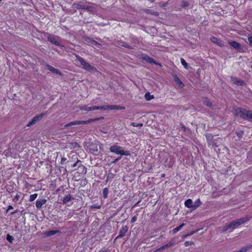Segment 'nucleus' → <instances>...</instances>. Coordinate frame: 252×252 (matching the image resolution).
Instances as JSON below:
<instances>
[{
	"mask_svg": "<svg viewBox=\"0 0 252 252\" xmlns=\"http://www.w3.org/2000/svg\"><path fill=\"white\" fill-rule=\"evenodd\" d=\"M249 220V219L248 217H244L237 219L231 222L228 224L223 226L222 231V232H225L228 229H234L235 228H237V227L241 225L242 224H243L246 221H248Z\"/></svg>",
	"mask_w": 252,
	"mask_h": 252,
	"instance_id": "f257e3e1",
	"label": "nucleus"
},
{
	"mask_svg": "<svg viewBox=\"0 0 252 252\" xmlns=\"http://www.w3.org/2000/svg\"><path fill=\"white\" fill-rule=\"evenodd\" d=\"M234 114L245 120L250 121L252 119V111L241 107H238L234 110Z\"/></svg>",
	"mask_w": 252,
	"mask_h": 252,
	"instance_id": "f03ea898",
	"label": "nucleus"
},
{
	"mask_svg": "<svg viewBox=\"0 0 252 252\" xmlns=\"http://www.w3.org/2000/svg\"><path fill=\"white\" fill-rule=\"evenodd\" d=\"M111 152L114 153L118 155H120V156L118 158H115L112 162L115 163L119 160L121 158V156L125 155V156H129L130 155V153L128 151H125L124 149L118 146H111Z\"/></svg>",
	"mask_w": 252,
	"mask_h": 252,
	"instance_id": "7ed1b4c3",
	"label": "nucleus"
},
{
	"mask_svg": "<svg viewBox=\"0 0 252 252\" xmlns=\"http://www.w3.org/2000/svg\"><path fill=\"white\" fill-rule=\"evenodd\" d=\"M103 119V117H100L97 118H94V119H91L87 121H75L73 122H71L68 124H66L64 125V127L65 128L67 127L68 126H75V125H85L87 124L91 123L92 122H94L95 121H97L100 119Z\"/></svg>",
	"mask_w": 252,
	"mask_h": 252,
	"instance_id": "20e7f679",
	"label": "nucleus"
},
{
	"mask_svg": "<svg viewBox=\"0 0 252 252\" xmlns=\"http://www.w3.org/2000/svg\"><path fill=\"white\" fill-rule=\"evenodd\" d=\"M75 57L76 60L80 63V66H82V68L88 71H90L93 69V67L88 63H87L83 58L80 57L77 54H75Z\"/></svg>",
	"mask_w": 252,
	"mask_h": 252,
	"instance_id": "39448f33",
	"label": "nucleus"
},
{
	"mask_svg": "<svg viewBox=\"0 0 252 252\" xmlns=\"http://www.w3.org/2000/svg\"><path fill=\"white\" fill-rule=\"evenodd\" d=\"M97 142L87 143V150L91 153L96 155L99 148Z\"/></svg>",
	"mask_w": 252,
	"mask_h": 252,
	"instance_id": "423d86ee",
	"label": "nucleus"
},
{
	"mask_svg": "<svg viewBox=\"0 0 252 252\" xmlns=\"http://www.w3.org/2000/svg\"><path fill=\"white\" fill-rule=\"evenodd\" d=\"M205 136L209 146H211L212 147H218V145L216 142V140L214 138V135H213L212 134L207 133L205 134Z\"/></svg>",
	"mask_w": 252,
	"mask_h": 252,
	"instance_id": "0eeeda50",
	"label": "nucleus"
},
{
	"mask_svg": "<svg viewBox=\"0 0 252 252\" xmlns=\"http://www.w3.org/2000/svg\"><path fill=\"white\" fill-rule=\"evenodd\" d=\"M228 44L235 49L238 52L241 53L244 51L243 48L242 46V45L238 42L233 41V40H230L228 41Z\"/></svg>",
	"mask_w": 252,
	"mask_h": 252,
	"instance_id": "6e6552de",
	"label": "nucleus"
},
{
	"mask_svg": "<svg viewBox=\"0 0 252 252\" xmlns=\"http://www.w3.org/2000/svg\"><path fill=\"white\" fill-rule=\"evenodd\" d=\"M59 37L52 35H49L47 37L48 40L51 43L59 47H63L59 41Z\"/></svg>",
	"mask_w": 252,
	"mask_h": 252,
	"instance_id": "1a4fd4ad",
	"label": "nucleus"
},
{
	"mask_svg": "<svg viewBox=\"0 0 252 252\" xmlns=\"http://www.w3.org/2000/svg\"><path fill=\"white\" fill-rule=\"evenodd\" d=\"M141 59L142 60L145 61L147 62L150 63L151 64H155L161 66L160 63H157L155 60H154V59L150 57L148 55H142Z\"/></svg>",
	"mask_w": 252,
	"mask_h": 252,
	"instance_id": "9d476101",
	"label": "nucleus"
},
{
	"mask_svg": "<svg viewBox=\"0 0 252 252\" xmlns=\"http://www.w3.org/2000/svg\"><path fill=\"white\" fill-rule=\"evenodd\" d=\"M230 79L234 84L238 86H244L246 84L243 80L236 77H231Z\"/></svg>",
	"mask_w": 252,
	"mask_h": 252,
	"instance_id": "9b49d317",
	"label": "nucleus"
},
{
	"mask_svg": "<svg viewBox=\"0 0 252 252\" xmlns=\"http://www.w3.org/2000/svg\"><path fill=\"white\" fill-rule=\"evenodd\" d=\"M45 65L47 67L48 69L52 72L60 75H62L61 72L58 69L54 67L47 63H45Z\"/></svg>",
	"mask_w": 252,
	"mask_h": 252,
	"instance_id": "f8f14e48",
	"label": "nucleus"
},
{
	"mask_svg": "<svg viewBox=\"0 0 252 252\" xmlns=\"http://www.w3.org/2000/svg\"><path fill=\"white\" fill-rule=\"evenodd\" d=\"M210 39L212 42L215 43L216 44L219 46L220 47H223L224 46V45L223 43V41L221 40H220L216 37L214 36V37L211 38Z\"/></svg>",
	"mask_w": 252,
	"mask_h": 252,
	"instance_id": "ddd939ff",
	"label": "nucleus"
},
{
	"mask_svg": "<svg viewBox=\"0 0 252 252\" xmlns=\"http://www.w3.org/2000/svg\"><path fill=\"white\" fill-rule=\"evenodd\" d=\"M128 231V227L126 225L123 226L120 231L118 238H122L126 235Z\"/></svg>",
	"mask_w": 252,
	"mask_h": 252,
	"instance_id": "4468645a",
	"label": "nucleus"
},
{
	"mask_svg": "<svg viewBox=\"0 0 252 252\" xmlns=\"http://www.w3.org/2000/svg\"><path fill=\"white\" fill-rule=\"evenodd\" d=\"M110 108L109 105H106V106H91L90 107L89 109H90L91 111H94L96 110H106L107 109H109Z\"/></svg>",
	"mask_w": 252,
	"mask_h": 252,
	"instance_id": "2eb2a0df",
	"label": "nucleus"
},
{
	"mask_svg": "<svg viewBox=\"0 0 252 252\" xmlns=\"http://www.w3.org/2000/svg\"><path fill=\"white\" fill-rule=\"evenodd\" d=\"M57 233H61V231L58 230H52L46 231L44 233V235L46 237H50L52 235H54Z\"/></svg>",
	"mask_w": 252,
	"mask_h": 252,
	"instance_id": "dca6fc26",
	"label": "nucleus"
},
{
	"mask_svg": "<svg viewBox=\"0 0 252 252\" xmlns=\"http://www.w3.org/2000/svg\"><path fill=\"white\" fill-rule=\"evenodd\" d=\"M175 244V242L173 240H171L168 243L164 245V246L161 247L160 248L158 249L157 251H159L163 249H165L167 248H169Z\"/></svg>",
	"mask_w": 252,
	"mask_h": 252,
	"instance_id": "f3484780",
	"label": "nucleus"
},
{
	"mask_svg": "<svg viewBox=\"0 0 252 252\" xmlns=\"http://www.w3.org/2000/svg\"><path fill=\"white\" fill-rule=\"evenodd\" d=\"M47 202V200L45 199H42L40 200H37L36 202V207L38 209H40L42 206L45 204Z\"/></svg>",
	"mask_w": 252,
	"mask_h": 252,
	"instance_id": "a211bd4d",
	"label": "nucleus"
},
{
	"mask_svg": "<svg viewBox=\"0 0 252 252\" xmlns=\"http://www.w3.org/2000/svg\"><path fill=\"white\" fill-rule=\"evenodd\" d=\"M173 79L174 81L175 82V83L180 87L183 88L184 87V84L182 83V82L180 80L179 78L177 76V75H174L173 76Z\"/></svg>",
	"mask_w": 252,
	"mask_h": 252,
	"instance_id": "6ab92c4d",
	"label": "nucleus"
},
{
	"mask_svg": "<svg viewBox=\"0 0 252 252\" xmlns=\"http://www.w3.org/2000/svg\"><path fill=\"white\" fill-rule=\"evenodd\" d=\"M193 202H192V200L190 199H187L185 202V205L186 207L189 208H192V209L193 210Z\"/></svg>",
	"mask_w": 252,
	"mask_h": 252,
	"instance_id": "aec40b11",
	"label": "nucleus"
},
{
	"mask_svg": "<svg viewBox=\"0 0 252 252\" xmlns=\"http://www.w3.org/2000/svg\"><path fill=\"white\" fill-rule=\"evenodd\" d=\"M85 41L88 43H92L94 45H99V44H98L97 41L89 37H87L85 39Z\"/></svg>",
	"mask_w": 252,
	"mask_h": 252,
	"instance_id": "412c9836",
	"label": "nucleus"
},
{
	"mask_svg": "<svg viewBox=\"0 0 252 252\" xmlns=\"http://www.w3.org/2000/svg\"><path fill=\"white\" fill-rule=\"evenodd\" d=\"M144 11L148 14H150L156 16H158L159 15V14L158 12L152 11V10L146 9L144 10Z\"/></svg>",
	"mask_w": 252,
	"mask_h": 252,
	"instance_id": "4be33fe9",
	"label": "nucleus"
},
{
	"mask_svg": "<svg viewBox=\"0 0 252 252\" xmlns=\"http://www.w3.org/2000/svg\"><path fill=\"white\" fill-rule=\"evenodd\" d=\"M73 6L74 8H77V9H85V5L81 4H79V3H74L73 4Z\"/></svg>",
	"mask_w": 252,
	"mask_h": 252,
	"instance_id": "5701e85b",
	"label": "nucleus"
},
{
	"mask_svg": "<svg viewBox=\"0 0 252 252\" xmlns=\"http://www.w3.org/2000/svg\"><path fill=\"white\" fill-rule=\"evenodd\" d=\"M252 245H249L242 248L240 250L235 252H246L248 250L251 249Z\"/></svg>",
	"mask_w": 252,
	"mask_h": 252,
	"instance_id": "b1692460",
	"label": "nucleus"
},
{
	"mask_svg": "<svg viewBox=\"0 0 252 252\" xmlns=\"http://www.w3.org/2000/svg\"><path fill=\"white\" fill-rule=\"evenodd\" d=\"M145 98L146 100L149 101L154 98L153 95H151L149 92H147L145 94Z\"/></svg>",
	"mask_w": 252,
	"mask_h": 252,
	"instance_id": "393cba45",
	"label": "nucleus"
},
{
	"mask_svg": "<svg viewBox=\"0 0 252 252\" xmlns=\"http://www.w3.org/2000/svg\"><path fill=\"white\" fill-rule=\"evenodd\" d=\"M44 115V114L42 113L38 115L35 116L32 119H34V120L37 123V122L39 121L43 118Z\"/></svg>",
	"mask_w": 252,
	"mask_h": 252,
	"instance_id": "a878e982",
	"label": "nucleus"
},
{
	"mask_svg": "<svg viewBox=\"0 0 252 252\" xmlns=\"http://www.w3.org/2000/svg\"><path fill=\"white\" fill-rule=\"evenodd\" d=\"M71 196L70 194H67L66 195L63 199V203H66L67 202H69L71 200Z\"/></svg>",
	"mask_w": 252,
	"mask_h": 252,
	"instance_id": "bb28decb",
	"label": "nucleus"
},
{
	"mask_svg": "<svg viewBox=\"0 0 252 252\" xmlns=\"http://www.w3.org/2000/svg\"><path fill=\"white\" fill-rule=\"evenodd\" d=\"M193 203V210H195L201 205V202L199 199H198Z\"/></svg>",
	"mask_w": 252,
	"mask_h": 252,
	"instance_id": "cd10ccee",
	"label": "nucleus"
},
{
	"mask_svg": "<svg viewBox=\"0 0 252 252\" xmlns=\"http://www.w3.org/2000/svg\"><path fill=\"white\" fill-rule=\"evenodd\" d=\"M185 224L184 223H182V224L180 225L179 226L174 228L172 230V233L173 234H175L176 233V232H177L178 231H179L180 230H181L182 227H183V226H184Z\"/></svg>",
	"mask_w": 252,
	"mask_h": 252,
	"instance_id": "c85d7f7f",
	"label": "nucleus"
},
{
	"mask_svg": "<svg viewBox=\"0 0 252 252\" xmlns=\"http://www.w3.org/2000/svg\"><path fill=\"white\" fill-rule=\"evenodd\" d=\"M125 107L124 106H121L119 105H111V110H122L125 109Z\"/></svg>",
	"mask_w": 252,
	"mask_h": 252,
	"instance_id": "c756f323",
	"label": "nucleus"
},
{
	"mask_svg": "<svg viewBox=\"0 0 252 252\" xmlns=\"http://www.w3.org/2000/svg\"><path fill=\"white\" fill-rule=\"evenodd\" d=\"M235 133L239 138H241L244 135V130H236Z\"/></svg>",
	"mask_w": 252,
	"mask_h": 252,
	"instance_id": "7c9ffc66",
	"label": "nucleus"
},
{
	"mask_svg": "<svg viewBox=\"0 0 252 252\" xmlns=\"http://www.w3.org/2000/svg\"><path fill=\"white\" fill-rule=\"evenodd\" d=\"M108 192L109 190L107 188H105L103 189L102 193L104 198H106L107 197Z\"/></svg>",
	"mask_w": 252,
	"mask_h": 252,
	"instance_id": "2f4dec72",
	"label": "nucleus"
},
{
	"mask_svg": "<svg viewBox=\"0 0 252 252\" xmlns=\"http://www.w3.org/2000/svg\"><path fill=\"white\" fill-rule=\"evenodd\" d=\"M69 144V147L71 149H74L76 147H79V144L76 142H71Z\"/></svg>",
	"mask_w": 252,
	"mask_h": 252,
	"instance_id": "473e14b6",
	"label": "nucleus"
},
{
	"mask_svg": "<svg viewBox=\"0 0 252 252\" xmlns=\"http://www.w3.org/2000/svg\"><path fill=\"white\" fill-rule=\"evenodd\" d=\"M181 62L182 64L184 66V67L186 69H188L189 68L188 63H187L186 61L183 58H181Z\"/></svg>",
	"mask_w": 252,
	"mask_h": 252,
	"instance_id": "72a5a7b5",
	"label": "nucleus"
},
{
	"mask_svg": "<svg viewBox=\"0 0 252 252\" xmlns=\"http://www.w3.org/2000/svg\"><path fill=\"white\" fill-rule=\"evenodd\" d=\"M204 105H205L207 106H208L210 108H211L213 107L212 103L208 99H206L204 101Z\"/></svg>",
	"mask_w": 252,
	"mask_h": 252,
	"instance_id": "f704fd0d",
	"label": "nucleus"
},
{
	"mask_svg": "<svg viewBox=\"0 0 252 252\" xmlns=\"http://www.w3.org/2000/svg\"><path fill=\"white\" fill-rule=\"evenodd\" d=\"M180 5L182 7L185 8L188 6L189 5V3L187 1L182 0Z\"/></svg>",
	"mask_w": 252,
	"mask_h": 252,
	"instance_id": "c9c22d12",
	"label": "nucleus"
},
{
	"mask_svg": "<svg viewBox=\"0 0 252 252\" xmlns=\"http://www.w3.org/2000/svg\"><path fill=\"white\" fill-rule=\"evenodd\" d=\"M37 196V193H34V194L31 195L30 196V199H29L30 201L32 202V201H33L34 200H35L36 199Z\"/></svg>",
	"mask_w": 252,
	"mask_h": 252,
	"instance_id": "e433bc0d",
	"label": "nucleus"
},
{
	"mask_svg": "<svg viewBox=\"0 0 252 252\" xmlns=\"http://www.w3.org/2000/svg\"><path fill=\"white\" fill-rule=\"evenodd\" d=\"M14 238L10 234H8L6 235V240L10 243H12Z\"/></svg>",
	"mask_w": 252,
	"mask_h": 252,
	"instance_id": "4c0bfd02",
	"label": "nucleus"
},
{
	"mask_svg": "<svg viewBox=\"0 0 252 252\" xmlns=\"http://www.w3.org/2000/svg\"><path fill=\"white\" fill-rule=\"evenodd\" d=\"M85 9L89 11H94V7L90 5H85Z\"/></svg>",
	"mask_w": 252,
	"mask_h": 252,
	"instance_id": "58836bf2",
	"label": "nucleus"
},
{
	"mask_svg": "<svg viewBox=\"0 0 252 252\" xmlns=\"http://www.w3.org/2000/svg\"><path fill=\"white\" fill-rule=\"evenodd\" d=\"M36 123V122L34 120V119H32L30 122H29L28 123L27 126L28 127H30V126H32V125H34Z\"/></svg>",
	"mask_w": 252,
	"mask_h": 252,
	"instance_id": "ea45409f",
	"label": "nucleus"
},
{
	"mask_svg": "<svg viewBox=\"0 0 252 252\" xmlns=\"http://www.w3.org/2000/svg\"><path fill=\"white\" fill-rule=\"evenodd\" d=\"M36 123V122L34 120V119H32L30 122H29L28 123L27 126L28 127H30V126H32V125H34Z\"/></svg>",
	"mask_w": 252,
	"mask_h": 252,
	"instance_id": "a19ab883",
	"label": "nucleus"
},
{
	"mask_svg": "<svg viewBox=\"0 0 252 252\" xmlns=\"http://www.w3.org/2000/svg\"><path fill=\"white\" fill-rule=\"evenodd\" d=\"M131 125L132 126H136V127H142L143 126V124L142 123L137 124V123H132Z\"/></svg>",
	"mask_w": 252,
	"mask_h": 252,
	"instance_id": "79ce46f5",
	"label": "nucleus"
},
{
	"mask_svg": "<svg viewBox=\"0 0 252 252\" xmlns=\"http://www.w3.org/2000/svg\"><path fill=\"white\" fill-rule=\"evenodd\" d=\"M119 45L125 47V48H126L128 49H132V47L130 45H129L128 44L126 43L125 42L123 44H120V43H119Z\"/></svg>",
	"mask_w": 252,
	"mask_h": 252,
	"instance_id": "37998d69",
	"label": "nucleus"
},
{
	"mask_svg": "<svg viewBox=\"0 0 252 252\" xmlns=\"http://www.w3.org/2000/svg\"><path fill=\"white\" fill-rule=\"evenodd\" d=\"M248 41L249 42V45L251 46H252V35H249Z\"/></svg>",
	"mask_w": 252,
	"mask_h": 252,
	"instance_id": "c03bdc74",
	"label": "nucleus"
},
{
	"mask_svg": "<svg viewBox=\"0 0 252 252\" xmlns=\"http://www.w3.org/2000/svg\"><path fill=\"white\" fill-rule=\"evenodd\" d=\"M193 244H194V243H193V242H192L186 241V242H185L184 245H185V246L186 247H188V246H189V245H193Z\"/></svg>",
	"mask_w": 252,
	"mask_h": 252,
	"instance_id": "a18cd8bd",
	"label": "nucleus"
},
{
	"mask_svg": "<svg viewBox=\"0 0 252 252\" xmlns=\"http://www.w3.org/2000/svg\"><path fill=\"white\" fill-rule=\"evenodd\" d=\"M184 131H190V129L188 128V127H186L184 125H182L181 126V127Z\"/></svg>",
	"mask_w": 252,
	"mask_h": 252,
	"instance_id": "49530a36",
	"label": "nucleus"
},
{
	"mask_svg": "<svg viewBox=\"0 0 252 252\" xmlns=\"http://www.w3.org/2000/svg\"><path fill=\"white\" fill-rule=\"evenodd\" d=\"M91 208H94V209H99L100 208V205H99L98 204H94L92 206H91Z\"/></svg>",
	"mask_w": 252,
	"mask_h": 252,
	"instance_id": "de8ad7c7",
	"label": "nucleus"
},
{
	"mask_svg": "<svg viewBox=\"0 0 252 252\" xmlns=\"http://www.w3.org/2000/svg\"><path fill=\"white\" fill-rule=\"evenodd\" d=\"M90 107H88L87 106H84L82 107L81 110H84L87 111H91L89 108H90Z\"/></svg>",
	"mask_w": 252,
	"mask_h": 252,
	"instance_id": "09e8293b",
	"label": "nucleus"
},
{
	"mask_svg": "<svg viewBox=\"0 0 252 252\" xmlns=\"http://www.w3.org/2000/svg\"><path fill=\"white\" fill-rule=\"evenodd\" d=\"M79 163H81V161L78 159L77 161L75 163L72 165V167H75V166H77V165Z\"/></svg>",
	"mask_w": 252,
	"mask_h": 252,
	"instance_id": "8fccbe9b",
	"label": "nucleus"
},
{
	"mask_svg": "<svg viewBox=\"0 0 252 252\" xmlns=\"http://www.w3.org/2000/svg\"><path fill=\"white\" fill-rule=\"evenodd\" d=\"M137 220V218L136 216H134L132 218L131 220V222L133 223Z\"/></svg>",
	"mask_w": 252,
	"mask_h": 252,
	"instance_id": "3c124183",
	"label": "nucleus"
},
{
	"mask_svg": "<svg viewBox=\"0 0 252 252\" xmlns=\"http://www.w3.org/2000/svg\"><path fill=\"white\" fill-rule=\"evenodd\" d=\"M197 231H198V230H196L195 231H191L189 233L187 234V235H189V236L192 235H193V234H194L195 233H196Z\"/></svg>",
	"mask_w": 252,
	"mask_h": 252,
	"instance_id": "603ef678",
	"label": "nucleus"
},
{
	"mask_svg": "<svg viewBox=\"0 0 252 252\" xmlns=\"http://www.w3.org/2000/svg\"><path fill=\"white\" fill-rule=\"evenodd\" d=\"M66 158H62L61 161V163L63 165L65 161H66Z\"/></svg>",
	"mask_w": 252,
	"mask_h": 252,
	"instance_id": "864d4df0",
	"label": "nucleus"
},
{
	"mask_svg": "<svg viewBox=\"0 0 252 252\" xmlns=\"http://www.w3.org/2000/svg\"><path fill=\"white\" fill-rule=\"evenodd\" d=\"M12 209H13V207L11 205H9L6 211L7 212L9 210Z\"/></svg>",
	"mask_w": 252,
	"mask_h": 252,
	"instance_id": "5fc2aeb1",
	"label": "nucleus"
},
{
	"mask_svg": "<svg viewBox=\"0 0 252 252\" xmlns=\"http://www.w3.org/2000/svg\"><path fill=\"white\" fill-rule=\"evenodd\" d=\"M119 43H120V44H123L124 43V42L122 41H117V44L119 45Z\"/></svg>",
	"mask_w": 252,
	"mask_h": 252,
	"instance_id": "6e6d98bb",
	"label": "nucleus"
},
{
	"mask_svg": "<svg viewBox=\"0 0 252 252\" xmlns=\"http://www.w3.org/2000/svg\"><path fill=\"white\" fill-rule=\"evenodd\" d=\"M19 195L18 194H17L15 197V199H16L17 200H18L19 199Z\"/></svg>",
	"mask_w": 252,
	"mask_h": 252,
	"instance_id": "4d7b16f0",
	"label": "nucleus"
},
{
	"mask_svg": "<svg viewBox=\"0 0 252 252\" xmlns=\"http://www.w3.org/2000/svg\"><path fill=\"white\" fill-rule=\"evenodd\" d=\"M100 252H109L107 250H102Z\"/></svg>",
	"mask_w": 252,
	"mask_h": 252,
	"instance_id": "13d9d810",
	"label": "nucleus"
},
{
	"mask_svg": "<svg viewBox=\"0 0 252 252\" xmlns=\"http://www.w3.org/2000/svg\"><path fill=\"white\" fill-rule=\"evenodd\" d=\"M189 235H187V234H186V235H184L182 236V238H186L187 237V236H188Z\"/></svg>",
	"mask_w": 252,
	"mask_h": 252,
	"instance_id": "bf43d9fd",
	"label": "nucleus"
},
{
	"mask_svg": "<svg viewBox=\"0 0 252 252\" xmlns=\"http://www.w3.org/2000/svg\"><path fill=\"white\" fill-rule=\"evenodd\" d=\"M15 213H16V212H12L11 213V215H13Z\"/></svg>",
	"mask_w": 252,
	"mask_h": 252,
	"instance_id": "052dcab7",
	"label": "nucleus"
},
{
	"mask_svg": "<svg viewBox=\"0 0 252 252\" xmlns=\"http://www.w3.org/2000/svg\"><path fill=\"white\" fill-rule=\"evenodd\" d=\"M108 178H109V177H107V179H106V181H108Z\"/></svg>",
	"mask_w": 252,
	"mask_h": 252,
	"instance_id": "680f3d73",
	"label": "nucleus"
},
{
	"mask_svg": "<svg viewBox=\"0 0 252 252\" xmlns=\"http://www.w3.org/2000/svg\"><path fill=\"white\" fill-rule=\"evenodd\" d=\"M139 201L137 202V204L135 205H136L138 203H139Z\"/></svg>",
	"mask_w": 252,
	"mask_h": 252,
	"instance_id": "e2e57ef3",
	"label": "nucleus"
},
{
	"mask_svg": "<svg viewBox=\"0 0 252 252\" xmlns=\"http://www.w3.org/2000/svg\"><path fill=\"white\" fill-rule=\"evenodd\" d=\"M1 1V0H0V2Z\"/></svg>",
	"mask_w": 252,
	"mask_h": 252,
	"instance_id": "0e129e2a",
	"label": "nucleus"
}]
</instances>
